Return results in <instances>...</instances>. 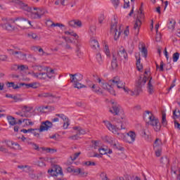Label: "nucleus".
Wrapping results in <instances>:
<instances>
[{
    "label": "nucleus",
    "mask_w": 180,
    "mask_h": 180,
    "mask_svg": "<svg viewBox=\"0 0 180 180\" xmlns=\"http://www.w3.org/2000/svg\"><path fill=\"white\" fill-rule=\"evenodd\" d=\"M51 127H53V122L46 120L45 122H42L39 129H21V132L22 133H32V131H39V133H43V131H47L48 130H50V129H51Z\"/></svg>",
    "instance_id": "nucleus-1"
},
{
    "label": "nucleus",
    "mask_w": 180,
    "mask_h": 180,
    "mask_svg": "<svg viewBox=\"0 0 180 180\" xmlns=\"http://www.w3.org/2000/svg\"><path fill=\"white\" fill-rule=\"evenodd\" d=\"M141 51L142 55L143 56V57H145V58H147V56L148 54V51L147 50L146 46H143Z\"/></svg>",
    "instance_id": "nucleus-39"
},
{
    "label": "nucleus",
    "mask_w": 180,
    "mask_h": 180,
    "mask_svg": "<svg viewBox=\"0 0 180 180\" xmlns=\"http://www.w3.org/2000/svg\"><path fill=\"white\" fill-rule=\"evenodd\" d=\"M65 34L73 36V37H76V39H78V37H79L78 34H77V33H75L74 32L65 31Z\"/></svg>",
    "instance_id": "nucleus-45"
},
{
    "label": "nucleus",
    "mask_w": 180,
    "mask_h": 180,
    "mask_svg": "<svg viewBox=\"0 0 180 180\" xmlns=\"http://www.w3.org/2000/svg\"><path fill=\"white\" fill-rule=\"evenodd\" d=\"M1 26L5 30H8V31L15 30V27H13L10 23L1 24Z\"/></svg>",
    "instance_id": "nucleus-26"
},
{
    "label": "nucleus",
    "mask_w": 180,
    "mask_h": 180,
    "mask_svg": "<svg viewBox=\"0 0 180 180\" xmlns=\"http://www.w3.org/2000/svg\"><path fill=\"white\" fill-rule=\"evenodd\" d=\"M117 56L120 58H124L125 61H129V55L127 54L124 47L121 46L120 48V50L117 51Z\"/></svg>",
    "instance_id": "nucleus-15"
},
{
    "label": "nucleus",
    "mask_w": 180,
    "mask_h": 180,
    "mask_svg": "<svg viewBox=\"0 0 180 180\" xmlns=\"http://www.w3.org/2000/svg\"><path fill=\"white\" fill-rule=\"evenodd\" d=\"M1 61H6L8 60V56L6 55H0Z\"/></svg>",
    "instance_id": "nucleus-61"
},
{
    "label": "nucleus",
    "mask_w": 180,
    "mask_h": 180,
    "mask_svg": "<svg viewBox=\"0 0 180 180\" xmlns=\"http://www.w3.org/2000/svg\"><path fill=\"white\" fill-rule=\"evenodd\" d=\"M112 82V83L116 84L119 89H123L126 86V83L120 81V79L119 78V77H115L113 78V79L110 80V82Z\"/></svg>",
    "instance_id": "nucleus-16"
},
{
    "label": "nucleus",
    "mask_w": 180,
    "mask_h": 180,
    "mask_svg": "<svg viewBox=\"0 0 180 180\" xmlns=\"http://www.w3.org/2000/svg\"><path fill=\"white\" fill-rule=\"evenodd\" d=\"M90 46L93 50H96V49H99V42L95 39H91L90 40Z\"/></svg>",
    "instance_id": "nucleus-20"
},
{
    "label": "nucleus",
    "mask_w": 180,
    "mask_h": 180,
    "mask_svg": "<svg viewBox=\"0 0 180 180\" xmlns=\"http://www.w3.org/2000/svg\"><path fill=\"white\" fill-rule=\"evenodd\" d=\"M48 174L51 175V176H58V175H60L62 178L64 176L63 169L58 165H54L51 169H49Z\"/></svg>",
    "instance_id": "nucleus-6"
},
{
    "label": "nucleus",
    "mask_w": 180,
    "mask_h": 180,
    "mask_svg": "<svg viewBox=\"0 0 180 180\" xmlns=\"http://www.w3.org/2000/svg\"><path fill=\"white\" fill-rule=\"evenodd\" d=\"M11 71H18L19 70V65H12L11 68Z\"/></svg>",
    "instance_id": "nucleus-58"
},
{
    "label": "nucleus",
    "mask_w": 180,
    "mask_h": 180,
    "mask_svg": "<svg viewBox=\"0 0 180 180\" xmlns=\"http://www.w3.org/2000/svg\"><path fill=\"white\" fill-rule=\"evenodd\" d=\"M112 148H115V150H119L120 151H123V150H124V148L120 146L117 143L112 144Z\"/></svg>",
    "instance_id": "nucleus-43"
},
{
    "label": "nucleus",
    "mask_w": 180,
    "mask_h": 180,
    "mask_svg": "<svg viewBox=\"0 0 180 180\" xmlns=\"http://www.w3.org/2000/svg\"><path fill=\"white\" fill-rule=\"evenodd\" d=\"M179 60V53L176 52L173 54V63H176Z\"/></svg>",
    "instance_id": "nucleus-44"
},
{
    "label": "nucleus",
    "mask_w": 180,
    "mask_h": 180,
    "mask_svg": "<svg viewBox=\"0 0 180 180\" xmlns=\"http://www.w3.org/2000/svg\"><path fill=\"white\" fill-rule=\"evenodd\" d=\"M158 68H160L159 71H160V72L164 71V62L163 61L160 62V66L156 63V69L158 70Z\"/></svg>",
    "instance_id": "nucleus-46"
},
{
    "label": "nucleus",
    "mask_w": 180,
    "mask_h": 180,
    "mask_svg": "<svg viewBox=\"0 0 180 180\" xmlns=\"http://www.w3.org/2000/svg\"><path fill=\"white\" fill-rule=\"evenodd\" d=\"M153 148H162V141L157 138L153 143Z\"/></svg>",
    "instance_id": "nucleus-23"
},
{
    "label": "nucleus",
    "mask_w": 180,
    "mask_h": 180,
    "mask_svg": "<svg viewBox=\"0 0 180 180\" xmlns=\"http://www.w3.org/2000/svg\"><path fill=\"white\" fill-rule=\"evenodd\" d=\"M148 124L153 126L154 130L156 131H160V130H161V124L160 123V120L158 118H155V116L148 122Z\"/></svg>",
    "instance_id": "nucleus-10"
},
{
    "label": "nucleus",
    "mask_w": 180,
    "mask_h": 180,
    "mask_svg": "<svg viewBox=\"0 0 180 180\" xmlns=\"http://www.w3.org/2000/svg\"><path fill=\"white\" fill-rule=\"evenodd\" d=\"M65 27V25H64L63 24H61V23H54L53 22L51 25V27Z\"/></svg>",
    "instance_id": "nucleus-47"
},
{
    "label": "nucleus",
    "mask_w": 180,
    "mask_h": 180,
    "mask_svg": "<svg viewBox=\"0 0 180 180\" xmlns=\"http://www.w3.org/2000/svg\"><path fill=\"white\" fill-rule=\"evenodd\" d=\"M175 20H169V23L167 24L168 29H170V30H174L175 29Z\"/></svg>",
    "instance_id": "nucleus-33"
},
{
    "label": "nucleus",
    "mask_w": 180,
    "mask_h": 180,
    "mask_svg": "<svg viewBox=\"0 0 180 180\" xmlns=\"http://www.w3.org/2000/svg\"><path fill=\"white\" fill-rule=\"evenodd\" d=\"M20 85H22V86H25L27 89H29V88H33V89H37V83H20Z\"/></svg>",
    "instance_id": "nucleus-21"
},
{
    "label": "nucleus",
    "mask_w": 180,
    "mask_h": 180,
    "mask_svg": "<svg viewBox=\"0 0 180 180\" xmlns=\"http://www.w3.org/2000/svg\"><path fill=\"white\" fill-rule=\"evenodd\" d=\"M162 124L164 127H167L168 122L167 121V114L163 112H162Z\"/></svg>",
    "instance_id": "nucleus-30"
},
{
    "label": "nucleus",
    "mask_w": 180,
    "mask_h": 180,
    "mask_svg": "<svg viewBox=\"0 0 180 180\" xmlns=\"http://www.w3.org/2000/svg\"><path fill=\"white\" fill-rule=\"evenodd\" d=\"M15 56H17V58H19V60H26V53L18 51H15Z\"/></svg>",
    "instance_id": "nucleus-27"
},
{
    "label": "nucleus",
    "mask_w": 180,
    "mask_h": 180,
    "mask_svg": "<svg viewBox=\"0 0 180 180\" xmlns=\"http://www.w3.org/2000/svg\"><path fill=\"white\" fill-rule=\"evenodd\" d=\"M105 53L108 57H110V51L109 50V46L108 45L105 46Z\"/></svg>",
    "instance_id": "nucleus-55"
},
{
    "label": "nucleus",
    "mask_w": 180,
    "mask_h": 180,
    "mask_svg": "<svg viewBox=\"0 0 180 180\" xmlns=\"http://www.w3.org/2000/svg\"><path fill=\"white\" fill-rule=\"evenodd\" d=\"M140 15L139 17H137L134 25V29L135 30V34L137 36L140 32V27H141V20L140 19L144 18V14L143 13V11H139Z\"/></svg>",
    "instance_id": "nucleus-9"
},
{
    "label": "nucleus",
    "mask_w": 180,
    "mask_h": 180,
    "mask_svg": "<svg viewBox=\"0 0 180 180\" xmlns=\"http://www.w3.org/2000/svg\"><path fill=\"white\" fill-rule=\"evenodd\" d=\"M70 82L73 84L82 81L84 78V76L79 73H76L75 75L70 74Z\"/></svg>",
    "instance_id": "nucleus-13"
},
{
    "label": "nucleus",
    "mask_w": 180,
    "mask_h": 180,
    "mask_svg": "<svg viewBox=\"0 0 180 180\" xmlns=\"http://www.w3.org/2000/svg\"><path fill=\"white\" fill-rule=\"evenodd\" d=\"M22 110H23V112L27 113V112H30L31 109H30V108H29L28 106L25 105V106L23 107V108H22Z\"/></svg>",
    "instance_id": "nucleus-63"
},
{
    "label": "nucleus",
    "mask_w": 180,
    "mask_h": 180,
    "mask_svg": "<svg viewBox=\"0 0 180 180\" xmlns=\"http://www.w3.org/2000/svg\"><path fill=\"white\" fill-rule=\"evenodd\" d=\"M79 175H81V176H86L88 172H85L84 169L79 168Z\"/></svg>",
    "instance_id": "nucleus-42"
},
{
    "label": "nucleus",
    "mask_w": 180,
    "mask_h": 180,
    "mask_svg": "<svg viewBox=\"0 0 180 180\" xmlns=\"http://www.w3.org/2000/svg\"><path fill=\"white\" fill-rule=\"evenodd\" d=\"M2 143H4L7 147H12V146L15 144V142L9 140H4L2 141Z\"/></svg>",
    "instance_id": "nucleus-38"
},
{
    "label": "nucleus",
    "mask_w": 180,
    "mask_h": 180,
    "mask_svg": "<svg viewBox=\"0 0 180 180\" xmlns=\"http://www.w3.org/2000/svg\"><path fill=\"white\" fill-rule=\"evenodd\" d=\"M0 151L1 152V153H8V149L7 148H6L5 147H4L3 146H0Z\"/></svg>",
    "instance_id": "nucleus-62"
},
{
    "label": "nucleus",
    "mask_w": 180,
    "mask_h": 180,
    "mask_svg": "<svg viewBox=\"0 0 180 180\" xmlns=\"http://www.w3.org/2000/svg\"><path fill=\"white\" fill-rule=\"evenodd\" d=\"M11 85H13L12 86L13 89H19V88L22 86V85H20V83L19 85H18V84H15V82H11Z\"/></svg>",
    "instance_id": "nucleus-54"
},
{
    "label": "nucleus",
    "mask_w": 180,
    "mask_h": 180,
    "mask_svg": "<svg viewBox=\"0 0 180 180\" xmlns=\"http://www.w3.org/2000/svg\"><path fill=\"white\" fill-rule=\"evenodd\" d=\"M101 88L103 89H106L111 95H116V93L115 91V89H113V87H112V85L108 84L107 82H102L101 84H100Z\"/></svg>",
    "instance_id": "nucleus-14"
},
{
    "label": "nucleus",
    "mask_w": 180,
    "mask_h": 180,
    "mask_svg": "<svg viewBox=\"0 0 180 180\" xmlns=\"http://www.w3.org/2000/svg\"><path fill=\"white\" fill-rule=\"evenodd\" d=\"M110 32L114 34V39L117 40L120 36V31H117V20L116 17L114 16L113 20L111 21Z\"/></svg>",
    "instance_id": "nucleus-5"
},
{
    "label": "nucleus",
    "mask_w": 180,
    "mask_h": 180,
    "mask_svg": "<svg viewBox=\"0 0 180 180\" xmlns=\"http://www.w3.org/2000/svg\"><path fill=\"white\" fill-rule=\"evenodd\" d=\"M79 155H81V152L75 153L73 158L72 156H70L71 160L75 161V160H77V157H79Z\"/></svg>",
    "instance_id": "nucleus-52"
},
{
    "label": "nucleus",
    "mask_w": 180,
    "mask_h": 180,
    "mask_svg": "<svg viewBox=\"0 0 180 180\" xmlns=\"http://www.w3.org/2000/svg\"><path fill=\"white\" fill-rule=\"evenodd\" d=\"M103 20H105V15H101L98 18V22L100 25H102L103 23Z\"/></svg>",
    "instance_id": "nucleus-57"
},
{
    "label": "nucleus",
    "mask_w": 180,
    "mask_h": 180,
    "mask_svg": "<svg viewBox=\"0 0 180 180\" xmlns=\"http://www.w3.org/2000/svg\"><path fill=\"white\" fill-rule=\"evenodd\" d=\"M91 89L93 92H95L96 94H97V95H103V91H102V89L98 86L93 84L91 86Z\"/></svg>",
    "instance_id": "nucleus-19"
},
{
    "label": "nucleus",
    "mask_w": 180,
    "mask_h": 180,
    "mask_svg": "<svg viewBox=\"0 0 180 180\" xmlns=\"http://www.w3.org/2000/svg\"><path fill=\"white\" fill-rule=\"evenodd\" d=\"M63 124V129H68V126H70V120H68V121H64Z\"/></svg>",
    "instance_id": "nucleus-59"
},
{
    "label": "nucleus",
    "mask_w": 180,
    "mask_h": 180,
    "mask_svg": "<svg viewBox=\"0 0 180 180\" xmlns=\"http://www.w3.org/2000/svg\"><path fill=\"white\" fill-rule=\"evenodd\" d=\"M34 77L38 78V79H46L47 78L46 72L34 73Z\"/></svg>",
    "instance_id": "nucleus-24"
},
{
    "label": "nucleus",
    "mask_w": 180,
    "mask_h": 180,
    "mask_svg": "<svg viewBox=\"0 0 180 180\" xmlns=\"http://www.w3.org/2000/svg\"><path fill=\"white\" fill-rule=\"evenodd\" d=\"M82 26V22L79 20H75V27H81Z\"/></svg>",
    "instance_id": "nucleus-48"
},
{
    "label": "nucleus",
    "mask_w": 180,
    "mask_h": 180,
    "mask_svg": "<svg viewBox=\"0 0 180 180\" xmlns=\"http://www.w3.org/2000/svg\"><path fill=\"white\" fill-rule=\"evenodd\" d=\"M32 150H35L36 151H40V150H42V151H46V153H54V151H57L56 150L53 148H40L39 145L36 143H33V145L31 146Z\"/></svg>",
    "instance_id": "nucleus-12"
},
{
    "label": "nucleus",
    "mask_w": 180,
    "mask_h": 180,
    "mask_svg": "<svg viewBox=\"0 0 180 180\" xmlns=\"http://www.w3.org/2000/svg\"><path fill=\"white\" fill-rule=\"evenodd\" d=\"M174 127L180 130V124L176 120L174 121Z\"/></svg>",
    "instance_id": "nucleus-64"
},
{
    "label": "nucleus",
    "mask_w": 180,
    "mask_h": 180,
    "mask_svg": "<svg viewBox=\"0 0 180 180\" xmlns=\"http://www.w3.org/2000/svg\"><path fill=\"white\" fill-rule=\"evenodd\" d=\"M22 122L23 123L25 122L26 126H33V124H34V123L29 119H22Z\"/></svg>",
    "instance_id": "nucleus-41"
},
{
    "label": "nucleus",
    "mask_w": 180,
    "mask_h": 180,
    "mask_svg": "<svg viewBox=\"0 0 180 180\" xmlns=\"http://www.w3.org/2000/svg\"><path fill=\"white\" fill-rule=\"evenodd\" d=\"M28 37L33 39L34 40H37V39H39V36L34 33L28 34Z\"/></svg>",
    "instance_id": "nucleus-51"
},
{
    "label": "nucleus",
    "mask_w": 180,
    "mask_h": 180,
    "mask_svg": "<svg viewBox=\"0 0 180 180\" xmlns=\"http://www.w3.org/2000/svg\"><path fill=\"white\" fill-rule=\"evenodd\" d=\"M39 98H48V99H56L57 98V96L54 94H53V93H50V92H43L39 94H38Z\"/></svg>",
    "instance_id": "nucleus-17"
},
{
    "label": "nucleus",
    "mask_w": 180,
    "mask_h": 180,
    "mask_svg": "<svg viewBox=\"0 0 180 180\" xmlns=\"http://www.w3.org/2000/svg\"><path fill=\"white\" fill-rule=\"evenodd\" d=\"M16 4H18L20 5V8L23 9L24 11H26L27 12H31V18L32 19H41V16L46 13V12L41 13V11H38L37 12H32V8L29 7L27 4L22 3L21 1L16 0Z\"/></svg>",
    "instance_id": "nucleus-2"
},
{
    "label": "nucleus",
    "mask_w": 180,
    "mask_h": 180,
    "mask_svg": "<svg viewBox=\"0 0 180 180\" xmlns=\"http://www.w3.org/2000/svg\"><path fill=\"white\" fill-rule=\"evenodd\" d=\"M147 79L148 78L146 76L141 77L140 76L138 80L136 81L135 84V89L134 91H131V95H136V96H139L141 92H143V86L146 85L147 82Z\"/></svg>",
    "instance_id": "nucleus-3"
},
{
    "label": "nucleus",
    "mask_w": 180,
    "mask_h": 180,
    "mask_svg": "<svg viewBox=\"0 0 180 180\" xmlns=\"http://www.w3.org/2000/svg\"><path fill=\"white\" fill-rule=\"evenodd\" d=\"M155 150V154L156 157H161L162 153V148H153Z\"/></svg>",
    "instance_id": "nucleus-34"
},
{
    "label": "nucleus",
    "mask_w": 180,
    "mask_h": 180,
    "mask_svg": "<svg viewBox=\"0 0 180 180\" xmlns=\"http://www.w3.org/2000/svg\"><path fill=\"white\" fill-rule=\"evenodd\" d=\"M96 58L97 60V62L98 63V64L100 65H102L103 63V60L102 59V55L101 53H97Z\"/></svg>",
    "instance_id": "nucleus-35"
},
{
    "label": "nucleus",
    "mask_w": 180,
    "mask_h": 180,
    "mask_svg": "<svg viewBox=\"0 0 180 180\" xmlns=\"http://www.w3.org/2000/svg\"><path fill=\"white\" fill-rule=\"evenodd\" d=\"M103 123L110 131H112L114 134H117V136H122V133L119 132L120 130L126 129V127H123V124H122L120 127H119L117 125L112 124L109 121H103Z\"/></svg>",
    "instance_id": "nucleus-4"
},
{
    "label": "nucleus",
    "mask_w": 180,
    "mask_h": 180,
    "mask_svg": "<svg viewBox=\"0 0 180 180\" xmlns=\"http://www.w3.org/2000/svg\"><path fill=\"white\" fill-rule=\"evenodd\" d=\"M98 151L101 155H105L108 154V152H106V149H105V148H99Z\"/></svg>",
    "instance_id": "nucleus-50"
},
{
    "label": "nucleus",
    "mask_w": 180,
    "mask_h": 180,
    "mask_svg": "<svg viewBox=\"0 0 180 180\" xmlns=\"http://www.w3.org/2000/svg\"><path fill=\"white\" fill-rule=\"evenodd\" d=\"M56 116L63 119V122H68V120H70L64 114H56Z\"/></svg>",
    "instance_id": "nucleus-37"
},
{
    "label": "nucleus",
    "mask_w": 180,
    "mask_h": 180,
    "mask_svg": "<svg viewBox=\"0 0 180 180\" xmlns=\"http://www.w3.org/2000/svg\"><path fill=\"white\" fill-rule=\"evenodd\" d=\"M73 130H77L79 136L86 134V131L82 129L81 127H74Z\"/></svg>",
    "instance_id": "nucleus-28"
},
{
    "label": "nucleus",
    "mask_w": 180,
    "mask_h": 180,
    "mask_svg": "<svg viewBox=\"0 0 180 180\" xmlns=\"http://www.w3.org/2000/svg\"><path fill=\"white\" fill-rule=\"evenodd\" d=\"M180 117V110H178V111L176 112V110H174L173 111V119L174 120H176V119H179Z\"/></svg>",
    "instance_id": "nucleus-36"
},
{
    "label": "nucleus",
    "mask_w": 180,
    "mask_h": 180,
    "mask_svg": "<svg viewBox=\"0 0 180 180\" xmlns=\"http://www.w3.org/2000/svg\"><path fill=\"white\" fill-rule=\"evenodd\" d=\"M41 176V174H30V178L32 179H39Z\"/></svg>",
    "instance_id": "nucleus-49"
},
{
    "label": "nucleus",
    "mask_w": 180,
    "mask_h": 180,
    "mask_svg": "<svg viewBox=\"0 0 180 180\" xmlns=\"http://www.w3.org/2000/svg\"><path fill=\"white\" fill-rule=\"evenodd\" d=\"M119 65L117 64V58L115 56V55H112V60L111 62V68L112 70H116Z\"/></svg>",
    "instance_id": "nucleus-25"
},
{
    "label": "nucleus",
    "mask_w": 180,
    "mask_h": 180,
    "mask_svg": "<svg viewBox=\"0 0 180 180\" xmlns=\"http://www.w3.org/2000/svg\"><path fill=\"white\" fill-rule=\"evenodd\" d=\"M74 88H77V89H81V88H85V85L79 83V82H77L76 83H74Z\"/></svg>",
    "instance_id": "nucleus-40"
},
{
    "label": "nucleus",
    "mask_w": 180,
    "mask_h": 180,
    "mask_svg": "<svg viewBox=\"0 0 180 180\" xmlns=\"http://www.w3.org/2000/svg\"><path fill=\"white\" fill-rule=\"evenodd\" d=\"M18 22V25H20V26H32V22L30 20L23 18H16L13 20V23Z\"/></svg>",
    "instance_id": "nucleus-11"
},
{
    "label": "nucleus",
    "mask_w": 180,
    "mask_h": 180,
    "mask_svg": "<svg viewBox=\"0 0 180 180\" xmlns=\"http://www.w3.org/2000/svg\"><path fill=\"white\" fill-rule=\"evenodd\" d=\"M91 143L94 146V149L96 150V148H98L97 147L99 146V141H92Z\"/></svg>",
    "instance_id": "nucleus-60"
},
{
    "label": "nucleus",
    "mask_w": 180,
    "mask_h": 180,
    "mask_svg": "<svg viewBox=\"0 0 180 180\" xmlns=\"http://www.w3.org/2000/svg\"><path fill=\"white\" fill-rule=\"evenodd\" d=\"M151 79H153V77H150L147 86L148 92L150 95H153V94H154V86H153V84L151 83Z\"/></svg>",
    "instance_id": "nucleus-22"
},
{
    "label": "nucleus",
    "mask_w": 180,
    "mask_h": 180,
    "mask_svg": "<svg viewBox=\"0 0 180 180\" xmlns=\"http://www.w3.org/2000/svg\"><path fill=\"white\" fill-rule=\"evenodd\" d=\"M112 108L110 109L109 112L112 113L114 116H119V115L123 112V108H122V106L117 103L112 102Z\"/></svg>",
    "instance_id": "nucleus-8"
},
{
    "label": "nucleus",
    "mask_w": 180,
    "mask_h": 180,
    "mask_svg": "<svg viewBox=\"0 0 180 180\" xmlns=\"http://www.w3.org/2000/svg\"><path fill=\"white\" fill-rule=\"evenodd\" d=\"M84 165H87L88 167H91L92 165L93 167H95L96 165V163L94 162L87 161L84 162Z\"/></svg>",
    "instance_id": "nucleus-56"
},
{
    "label": "nucleus",
    "mask_w": 180,
    "mask_h": 180,
    "mask_svg": "<svg viewBox=\"0 0 180 180\" xmlns=\"http://www.w3.org/2000/svg\"><path fill=\"white\" fill-rule=\"evenodd\" d=\"M136 68L138 71H141V70H143V65L141 64V58H140V56L137 57L136 56Z\"/></svg>",
    "instance_id": "nucleus-31"
},
{
    "label": "nucleus",
    "mask_w": 180,
    "mask_h": 180,
    "mask_svg": "<svg viewBox=\"0 0 180 180\" xmlns=\"http://www.w3.org/2000/svg\"><path fill=\"white\" fill-rule=\"evenodd\" d=\"M160 164H162V165H165V167H167V168H168V167H169V159L167 157L161 158Z\"/></svg>",
    "instance_id": "nucleus-29"
},
{
    "label": "nucleus",
    "mask_w": 180,
    "mask_h": 180,
    "mask_svg": "<svg viewBox=\"0 0 180 180\" xmlns=\"http://www.w3.org/2000/svg\"><path fill=\"white\" fill-rule=\"evenodd\" d=\"M100 177L101 178L102 180H109L106 173H105V172H101L100 174Z\"/></svg>",
    "instance_id": "nucleus-53"
},
{
    "label": "nucleus",
    "mask_w": 180,
    "mask_h": 180,
    "mask_svg": "<svg viewBox=\"0 0 180 180\" xmlns=\"http://www.w3.org/2000/svg\"><path fill=\"white\" fill-rule=\"evenodd\" d=\"M154 117L151 112L146 110L143 114V120L146 123H148Z\"/></svg>",
    "instance_id": "nucleus-18"
},
{
    "label": "nucleus",
    "mask_w": 180,
    "mask_h": 180,
    "mask_svg": "<svg viewBox=\"0 0 180 180\" xmlns=\"http://www.w3.org/2000/svg\"><path fill=\"white\" fill-rule=\"evenodd\" d=\"M121 137H124V141L126 143H129V144H133L134 141H136V132L133 131H130L128 133H127V136H124V134H121Z\"/></svg>",
    "instance_id": "nucleus-7"
},
{
    "label": "nucleus",
    "mask_w": 180,
    "mask_h": 180,
    "mask_svg": "<svg viewBox=\"0 0 180 180\" xmlns=\"http://www.w3.org/2000/svg\"><path fill=\"white\" fill-rule=\"evenodd\" d=\"M7 120L11 126H15V124H16V118L13 117V116H7Z\"/></svg>",
    "instance_id": "nucleus-32"
}]
</instances>
